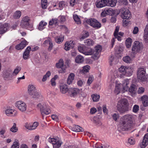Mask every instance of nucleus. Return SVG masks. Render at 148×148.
<instances>
[{"label": "nucleus", "instance_id": "0eeeda50", "mask_svg": "<svg viewBox=\"0 0 148 148\" xmlns=\"http://www.w3.org/2000/svg\"><path fill=\"white\" fill-rule=\"evenodd\" d=\"M119 71L123 75L126 76H130L132 74L133 69L130 67L121 66L119 68Z\"/></svg>", "mask_w": 148, "mask_h": 148}, {"label": "nucleus", "instance_id": "4468645a", "mask_svg": "<svg viewBox=\"0 0 148 148\" xmlns=\"http://www.w3.org/2000/svg\"><path fill=\"white\" fill-rule=\"evenodd\" d=\"M106 0H97L95 3L97 8H101L106 5Z\"/></svg>", "mask_w": 148, "mask_h": 148}, {"label": "nucleus", "instance_id": "9d476101", "mask_svg": "<svg viewBox=\"0 0 148 148\" xmlns=\"http://www.w3.org/2000/svg\"><path fill=\"white\" fill-rule=\"evenodd\" d=\"M15 106L21 112H25L26 111L27 106L25 103L22 101L16 102L15 103Z\"/></svg>", "mask_w": 148, "mask_h": 148}, {"label": "nucleus", "instance_id": "412c9836", "mask_svg": "<svg viewBox=\"0 0 148 148\" xmlns=\"http://www.w3.org/2000/svg\"><path fill=\"white\" fill-rule=\"evenodd\" d=\"M56 66L58 68H61L63 71L65 69V67L64 65V62L63 60L60 59L56 64Z\"/></svg>", "mask_w": 148, "mask_h": 148}, {"label": "nucleus", "instance_id": "a878e982", "mask_svg": "<svg viewBox=\"0 0 148 148\" xmlns=\"http://www.w3.org/2000/svg\"><path fill=\"white\" fill-rule=\"evenodd\" d=\"M60 91L62 93L65 94L68 90L67 86L66 84H64L60 86Z\"/></svg>", "mask_w": 148, "mask_h": 148}, {"label": "nucleus", "instance_id": "20e7f679", "mask_svg": "<svg viewBox=\"0 0 148 148\" xmlns=\"http://www.w3.org/2000/svg\"><path fill=\"white\" fill-rule=\"evenodd\" d=\"M143 47V45L142 42L138 41H135L132 45V52L131 53V57H135L136 54L138 53Z\"/></svg>", "mask_w": 148, "mask_h": 148}, {"label": "nucleus", "instance_id": "8fccbe9b", "mask_svg": "<svg viewBox=\"0 0 148 148\" xmlns=\"http://www.w3.org/2000/svg\"><path fill=\"white\" fill-rule=\"evenodd\" d=\"M73 18L75 21L77 22V24H80L81 23L80 18L77 15H73Z\"/></svg>", "mask_w": 148, "mask_h": 148}, {"label": "nucleus", "instance_id": "c85d7f7f", "mask_svg": "<svg viewBox=\"0 0 148 148\" xmlns=\"http://www.w3.org/2000/svg\"><path fill=\"white\" fill-rule=\"evenodd\" d=\"M84 58L81 55H78L75 59V62L77 63H81L84 61Z\"/></svg>", "mask_w": 148, "mask_h": 148}, {"label": "nucleus", "instance_id": "e433bc0d", "mask_svg": "<svg viewBox=\"0 0 148 148\" xmlns=\"http://www.w3.org/2000/svg\"><path fill=\"white\" fill-rule=\"evenodd\" d=\"M12 74V72L10 70H9L6 71L4 73V76L5 78L10 77Z\"/></svg>", "mask_w": 148, "mask_h": 148}, {"label": "nucleus", "instance_id": "473e14b6", "mask_svg": "<svg viewBox=\"0 0 148 148\" xmlns=\"http://www.w3.org/2000/svg\"><path fill=\"white\" fill-rule=\"evenodd\" d=\"M21 12L20 11H17L14 14L13 18L15 19H18L21 17Z\"/></svg>", "mask_w": 148, "mask_h": 148}, {"label": "nucleus", "instance_id": "7c9ffc66", "mask_svg": "<svg viewBox=\"0 0 148 148\" xmlns=\"http://www.w3.org/2000/svg\"><path fill=\"white\" fill-rule=\"evenodd\" d=\"M64 39V37L62 35L59 36H57L55 38V41L57 43L60 44L62 43Z\"/></svg>", "mask_w": 148, "mask_h": 148}, {"label": "nucleus", "instance_id": "f8f14e48", "mask_svg": "<svg viewBox=\"0 0 148 148\" xmlns=\"http://www.w3.org/2000/svg\"><path fill=\"white\" fill-rule=\"evenodd\" d=\"M75 42L73 41H70L66 42L65 44L64 49L66 51L69 50L71 49H72L74 46Z\"/></svg>", "mask_w": 148, "mask_h": 148}, {"label": "nucleus", "instance_id": "6e6552de", "mask_svg": "<svg viewBox=\"0 0 148 148\" xmlns=\"http://www.w3.org/2000/svg\"><path fill=\"white\" fill-rule=\"evenodd\" d=\"M145 69L144 68L141 67L138 69L137 72L138 78L143 81H145L147 79L145 75Z\"/></svg>", "mask_w": 148, "mask_h": 148}, {"label": "nucleus", "instance_id": "423d86ee", "mask_svg": "<svg viewBox=\"0 0 148 148\" xmlns=\"http://www.w3.org/2000/svg\"><path fill=\"white\" fill-rule=\"evenodd\" d=\"M37 107L40 109L41 114L42 115L48 114L51 112L49 106L45 103H39L37 105Z\"/></svg>", "mask_w": 148, "mask_h": 148}, {"label": "nucleus", "instance_id": "680f3d73", "mask_svg": "<svg viewBox=\"0 0 148 148\" xmlns=\"http://www.w3.org/2000/svg\"><path fill=\"white\" fill-rule=\"evenodd\" d=\"M141 99L142 101L144 102L148 101V96L146 95H144L141 97Z\"/></svg>", "mask_w": 148, "mask_h": 148}, {"label": "nucleus", "instance_id": "3c124183", "mask_svg": "<svg viewBox=\"0 0 148 148\" xmlns=\"http://www.w3.org/2000/svg\"><path fill=\"white\" fill-rule=\"evenodd\" d=\"M115 50L116 52H118V53H119L122 51L123 49L120 46H118L115 47Z\"/></svg>", "mask_w": 148, "mask_h": 148}, {"label": "nucleus", "instance_id": "ddd939ff", "mask_svg": "<svg viewBox=\"0 0 148 148\" xmlns=\"http://www.w3.org/2000/svg\"><path fill=\"white\" fill-rule=\"evenodd\" d=\"M148 144V133L145 134L144 136L143 142L140 144L141 148H145Z\"/></svg>", "mask_w": 148, "mask_h": 148}, {"label": "nucleus", "instance_id": "e2e57ef3", "mask_svg": "<svg viewBox=\"0 0 148 148\" xmlns=\"http://www.w3.org/2000/svg\"><path fill=\"white\" fill-rule=\"evenodd\" d=\"M65 2L63 1L60 2L59 3V7L60 8V9H62L64 5Z\"/></svg>", "mask_w": 148, "mask_h": 148}, {"label": "nucleus", "instance_id": "f03ea898", "mask_svg": "<svg viewBox=\"0 0 148 148\" xmlns=\"http://www.w3.org/2000/svg\"><path fill=\"white\" fill-rule=\"evenodd\" d=\"M102 49L101 45L96 46L95 49L92 50L91 48L86 47L85 50L84 54L85 55H92V57L94 59L97 60L100 56V53Z\"/></svg>", "mask_w": 148, "mask_h": 148}, {"label": "nucleus", "instance_id": "603ef678", "mask_svg": "<svg viewBox=\"0 0 148 148\" xmlns=\"http://www.w3.org/2000/svg\"><path fill=\"white\" fill-rule=\"evenodd\" d=\"M93 148H105L104 146L100 145L99 143H96L93 144Z\"/></svg>", "mask_w": 148, "mask_h": 148}, {"label": "nucleus", "instance_id": "a19ab883", "mask_svg": "<svg viewBox=\"0 0 148 148\" xmlns=\"http://www.w3.org/2000/svg\"><path fill=\"white\" fill-rule=\"evenodd\" d=\"M58 20L57 19H52L50 20L49 23V24L50 25H57Z\"/></svg>", "mask_w": 148, "mask_h": 148}, {"label": "nucleus", "instance_id": "bb28decb", "mask_svg": "<svg viewBox=\"0 0 148 148\" xmlns=\"http://www.w3.org/2000/svg\"><path fill=\"white\" fill-rule=\"evenodd\" d=\"M72 130L74 131L77 132H83L84 129L83 128L77 125H74L72 127Z\"/></svg>", "mask_w": 148, "mask_h": 148}, {"label": "nucleus", "instance_id": "ea45409f", "mask_svg": "<svg viewBox=\"0 0 148 148\" xmlns=\"http://www.w3.org/2000/svg\"><path fill=\"white\" fill-rule=\"evenodd\" d=\"M89 36V33L86 31H84L83 32L82 34V36L81 39H84L88 37Z\"/></svg>", "mask_w": 148, "mask_h": 148}, {"label": "nucleus", "instance_id": "c756f323", "mask_svg": "<svg viewBox=\"0 0 148 148\" xmlns=\"http://www.w3.org/2000/svg\"><path fill=\"white\" fill-rule=\"evenodd\" d=\"M47 23L43 21H41L39 23L38 27V29L40 30H42L45 28V26Z\"/></svg>", "mask_w": 148, "mask_h": 148}, {"label": "nucleus", "instance_id": "dca6fc26", "mask_svg": "<svg viewBox=\"0 0 148 148\" xmlns=\"http://www.w3.org/2000/svg\"><path fill=\"white\" fill-rule=\"evenodd\" d=\"M128 89L130 94L132 96H134L136 93V91L137 90L136 86L134 84H132L130 88H128Z\"/></svg>", "mask_w": 148, "mask_h": 148}, {"label": "nucleus", "instance_id": "37998d69", "mask_svg": "<svg viewBox=\"0 0 148 148\" xmlns=\"http://www.w3.org/2000/svg\"><path fill=\"white\" fill-rule=\"evenodd\" d=\"M51 73L50 71H48L46 74L44 75L42 79V82H45L47 80V78L49 77V76L51 75Z\"/></svg>", "mask_w": 148, "mask_h": 148}, {"label": "nucleus", "instance_id": "f257e3e1", "mask_svg": "<svg viewBox=\"0 0 148 148\" xmlns=\"http://www.w3.org/2000/svg\"><path fill=\"white\" fill-rule=\"evenodd\" d=\"M133 116L131 114L124 115L121 119L118 128L122 131L130 130L132 127Z\"/></svg>", "mask_w": 148, "mask_h": 148}, {"label": "nucleus", "instance_id": "774afa93", "mask_svg": "<svg viewBox=\"0 0 148 148\" xmlns=\"http://www.w3.org/2000/svg\"><path fill=\"white\" fill-rule=\"evenodd\" d=\"M144 90L145 89L143 87H140L138 88V93L139 94L142 93L144 92Z\"/></svg>", "mask_w": 148, "mask_h": 148}, {"label": "nucleus", "instance_id": "4be33fe9", "mask_svg": "<svg viewBox=\"0 0 148 148\" xmlns=\"http://www.w3.org/2000/svg\"><path fill=\"white\" fill-rule=\"evenodd\" d=\"M37 91L36 87L30 84L28 86V91L30 95H31L32 93Z\"/></svg>", "mask_w": 148, "mask_h": 148}, {"label": "nucleus", "instance_id": "49530a36", "mask_svg": "<svg viewBox=\"0 0 148 148\" xmlns=\"http://www.w3.org/2000/svg\"><path fill=\"white\" fill-rule=\"evenodd\" d=\"M21 69V67L19 66H17L14 70V71L12 72V74H15L16 75L20 71Z\"/></svg>", "mask_w": 148, "mask_h": 148}, {"label": "nucleus", "instance_id": "6e6d98bb", "mask_svg": "<svg viewBox=\"0 0 148 148\" xmlns=\"http://www.w3.org/2000/svg\"><path fill=\"white\" fill-rule=\"evenodd\" d=\"M25 127L27 129L29 130H32L35 129L34 127L33 126V124H32L26 125Z\"/></svg>", "mask_w": 148, "mask_h": 148}, {"label": "nucleus", "instance_id": "9b49d317", "mask_svg": "<svg viewBox=\"0 0 148 148\" xmlns=\"http://www.w3.org/2000/svg\"><path fill=\"white\" fill-rule=\"evenodd\" d=\"M121 16L124 19H128L131 17V14L129 10L125 8H122L120 10Z\"/></svg>", "mask_w": 148, "mask_h": 148}, {"label": "nucleus", "instance_id": "13d9d810", "mask_svg": "<svg viewBox=\"0 0 148 148\" xmlns=\"http://www.w3.org/2000/svg\"><path fill=\"white\" fill-rule=\"evenodd\" d=\"M105 10L106 12L107 15H109L112 13L113 10L111 8L106 9Z\"/></svg>", "mask_w": 148, "mask_h": 148}, {"label": "nucleus", "instance_id": "69168bd1", "mask_svg": "<svg viewBox=\"0 0 148 148\" xmlns=\"http://www.w3.org/2000/svg\"><path fill=\"white\" fill-rule=\"evenodd\" d=\"M139 109V106L137 105H135L133 108V110L134 112H136L138 111Z\"/></svg>", "mask_w": 148, "mask_h": 148}, {"label": "nucleus", "instance_id": "1a4fd4ad", "mask_svg": "<svg viewBox=\"0 0 148 148\" xmlns=\"http://www.w3.org/2000/svg\"><path fill=\"white\" fill-rule=\"evenodd\" d=\"M86 21L87 24H89L91 26L94 28H99L101 26V23L96 19L93 18L87 19Z\"/></svg>", "mask_w": 148, "mask_h": 148}, {"label": "nucleus", "instance_id": "79ce46f5", "mask_svg": "<svg viewBox=\"0 0 148 148\" xmlns=\"http://www.w3.org/2000/svg\"><path fill=\"white\" fill-rule=\"evenodd\" d=\"M18 130L17 127H16V123H13V125L10 129V130L12 132L15 133Z\"/></svg>", "mask_w": 148, "mask_h": 148}, {"label": "nucleus", "instance_id": "c03bdc74", "mask_svg": "<svg viewBox=\"0 0 148 148\" xmlns=\"http://www.w3.org/2000/svg\"><path fill=\"white\" fill-rule=\"evenodd\" d=\"M90 68V67L88 65H86L84 66L83 68L82 72L84 73H87L88 72Z\"/></svg>", "mask_w": 148, "mask_h": 148}, {"label": "nucleus", "instance_id": "2eb2a0df", "mask_svg": "<svg viewBox=\"0 0 148 148\" xmlns=\"http://www.w3.org/2000/svg\"><path fill=\"white\" fill-rule=\"evenodd\" d=\"M79 90L77 88H71L69 91V93H70L71 97H75L79 92Z\"/></svg>", "mask_w": 148, "mask_h": 148}, {"label": "nucleus", "instance_id": "0e129e2a", "mask_svg": "<svg viewBox=\"0 0 148 148\" xmlns=\"http://www.w3.org/2000/svg\"><path fill=\"white\" fill-rule=\"evenodd\" d=\"M119 2L121 4H123L124 5H126L128 3L127 0H119Z\"/></svg>", "mask_w": 148, "mask_h": 148}, {"label": "nucleus", "instance_id": "de8ad7c7", "mask_svg": "<svg viewBox=\"0 0 148 148\" xmlns=\"http://www.w3.org/2000/svg\"><path fill=\"white\" fill-rule=\"evenodd\" d=\"M127 20H123V25L124 27L129 25L131 24V22L129 21L128 19Z\"/></svg>", "mask_w": 148, "mask_h": 148}, {"label": "nucleus", "instance_id": "aec40b11", "mask_svg": "<svg viewBox=\"0 0 148 148\" xmlns=\"http://www.w3.org/2000/svg\"><path fill=\"white\" fill-rule=\"evenodd\" d=\"M27 45L26 41L24 40L22 41L19 44L16 46V49L18 50L23 49Z\"/></svg>", "mask_w": 148, "mask_h": 148}, {"label": "nucleus", "instance_id": "cd10ccee", "mask_svg": "<svg viewBox=\"0 0 148 148\" xmlns=\"http://www.w3.org/2000/svg\"><path fill=\"white\" fill-rule=\"evenodd\" d=\"M129 84V80L128 79H126L123 82L122 84V86L123 89L126 91H127L128 89V85Z\"/></svg>", "mask_w": 148, "mask_h": 148}, {"label": "nucleus", "instance_id": "2f4dec72", "mask_svg": "<svg viewBox=\"0 0 148 148\" xmlns=\"http://www.w3.org/2000/svg\"><path fill=\"white\" fill-rule=\"evenodd\" d=\"M86 48V47L83 45H79L78 47V51L84 54L85 50Z\"/></svg>", "mask_w": 148, "mask_h": 148}, {"label": "nucleus", "instance_id": "4c0bfd02", "mask_svg": "<svg viewBox=\"0 0 148 148\" xmlns=\"http://www.w3.org/2000/svg\"><path fill=\"white\" fill-rule=\"evenodd\" d=\"M93 122L96 125L98 126H100L102 124L101 121L98 119L97 117L94 118Z\"/></svg>", "mask_w": 148, "mask_h": 148}, {"label": "nucleus", "instance_id": "5701e85b", "mask_svg": "<svg viewBox=\"0 0 148 148\" xmlns=\"http://www.w3.org/2000/svg\"><path fill=\"white\" fill-rule=\"evenodd\" d=\"M16 112V111L10 108L7 109L5 111V113L8 116H15Z\"/></svg>", "mask_w": 148, "mask_h": 148}, {"label": "nucleus", "instance_id": "39448f33", "mask_svg": "<svg viewBox=\"0 0 148 148\" xmlns=\"http://www.w3.org/2000/svg\"><path fill=\"white\" fill-rule=\"evenodd\" d=\"M30 22L31 20L30 17L28 16H26L22 19L20 25L23 28L32 30L33 29V27L32 25L30 24Z\"/></svg>", "mask_w": 148, "mask_h": 148}, {"label": "nucleus", "instance_id": "338daca9", "mask_svg": "<svg viewBox=\"0 0 148 148\" xmlns=\"http://www.w3.org/2000/svg\"><path fill=\"white\" fill-rule=\"evenodd\" d=\"M129 143L132 145H133L134 144L135 141L134 139L133 138H130L128 139V140Z\"/></svg>", "mask_w": 148, "mask_h": 148}, {"label": "nucleus", "instance_id": "4d7b16f0", "mask_svg": "<svg viewBox=\"0 0 148 148\" xmlns=\"http://www.w3.org/2000/svg\"><path fill=\"white\" fill-rule=\"evenodd\" d=\"M93 79L94 78L93 77L90 76L89 77L87 81V84L89 85H90V84L92 83L93 80Z\"/></svg>", "mask_w": 148, "mask_h": 148}, {"label": "nucleus", "instance_id": "052dcab7", "mask_svg": "<svg viewBox=\"0 0 148 148\" xmlns=\"http://www.w3.org/2000/svg\"><path fill=\"white\" fill-rule=\"evenodd\" d=\"M112 118L115 121H116L119 118V114L116 113H114L112 115Z\"/></svg>", "mask_w": 148, "mask_h": 148}, {"label": "nucleus", "instance_id": "f3484780", "mask_svg": "<svg viewBox=\"0 0 148 148\" xmlns=\"http://www.w3.org/2000/svg\"><path fill=\"white\" fill-rule=\"evenodd\" d=\"M9 27L8 23L1 24L0 25V34H3L6 32Z\"/></svg>", "mask_w": 148, "mask_h": 148}, {"label": "nucleus", "instance_id": "864d4df0", "mask_svg": "<svg viewBox=\"0 0 148 148\" xmlns=\"http://www.w3.org/2000/svg\"><path fill=\"white\" fill-rule=\"evenodd\" d=\"M19 143L18 142H14L13 145H12L11 148H19Z\"/></svg>", "mask_w": 148, "mask_h": 148}, {"label": "nucleus", "instance_id": "a18cd8bd", "mask_svg": "<svg viewBox=\"0 0 148 148\" xmlns=\"http://www.w3.org/2000/svg\"><path fill=\"white\" fill-rule=\"evenodd\" d=\"M123 60L127 63H130L132 60L129 56H126L123 58Z\"/></svg>", "mask_w": 148, "mask_h": 148}, {"label": "nucleus", "instance_id": "f704fd0d", "mask_svg": "<svg viewBox=\"0 0 148 148\" xmlns=\"http://www.w3.org/2000/svg\"><path fill=\"white\" fill-rule=\"evenodd\" d=\"M62 143L61 141L58 140H57L56 142H55L54 144L53 145V148H59L60 147Z\"/></svg>", "mask_w": 148, "mask_h": 148}, {"label": "nucleus", "instance_id": "bf43d9fd", "mask_svg": "<svg viewBox=\"0 0 148 148\" xmlns=\"http://www.w3.org/2000/svg\"><path fill=\"white\" fill-rule=\"evenodd\" d=\"M144 38L145 41L147 42H148V32H144Z\"/></svg>", "mask_w": 148, "mask_h": 148}, {"label": "nucleus", "instance_id": "09e8293b", "mask_svg": "<svg viewBox=\"0 0 148 148\" xmlns=\"http://www.w3.org/2000/svg\"><path fill=\"white\" fill-rule=\"evenodd\" d=\"M52 42L51 39L49 37H48L47 38V39L45 41L43 44L45 46H47L48 45H49V43H51Z\"/></svg>", "mask_w": 148, "mask_h": 148}, {"label": "nucleus", "instance_id": "a211bd4d", "mask_svg": "<svg viewBox=\"0 0 148 148\" xmlns=\"http://www.w3.org/2000/svg\"><path fill=\"white\" fill-rule=\"evenodd\" d=\"M30 96L33 98L35 99L42 100V96L41 94L37 91L32 93Z\"/></svg>", "mask_w": 148, "mask_h": 148}, {"label": "nucleus", "instance_id": "b1692460", "mask_svg": "<svg viewBox=\"0 0 148 148\" xmlns=\"http://www.w3.org/2000/svg\"><path fill=\"white\" fill-rule=\"evenodd\" d=\"M75 76V75L73 73H71L69 75L67 79V83L68 84L70 85L72 83L74 79Z\"/></svg>", "mask_w": 148, "mask_h": 148}, {"label": "nucleus", "instance_id": "6ab92c4d", "mask_svg": "<svg viewBox=\"0 0 148 148\" xmlns=\"http://www.w3.org/2000/svg\"><path fill=\"white\" fill-rule=\"evenodd\" d=\"M31 49V47L29 46L26 49L23 54V58L24 59L26 60L29 58V53Z\"/></svg>", "mask_w": 148, "mask_h": 148}, {"label": "nucleus", "instance_id": "393cba45", "mask_svg": "<svg viewBox=\"0 0 148 148\" xmlns=\"http://www.w3.org/2000/svg\"><path fill=\"white\" fill-rule=\"evenodd\" d=\"M106 5L111 7H114L116 5L117 0H106Z\"/></svg>", "mask_w": 148, "mask_h": 148}, {"label": "nucleus", "instance_id": "7ed1b4c3", "mask_svg": "<svg viewBox=\"0 0 148 148\" xmlns=\"http://www.w3.org/2000/svg\"><path fill=\"white\" fill-rule=\"evenodd\" d=\"M128 101L126 99H121L118 102L117 105V109L120 113H123L128 110Z\"/></svg>", "mask_w": 148, "mask_h": 148}, {"label": "nucleus", "instance_id": "c9c22d12", "mask_svg": "<svg viewBox=\"0 0 148 148\" xmlns=\"http://www.w3.org/2000/svg\"><path fill=\"white\" fill-rule=\"evenodd\" d=\"M132 39L130 38L127 39L125 42L126 46L127 48H129L132 45Z\"/></svg>", "mask_w": 148, "mask_h": 148}, {"label": "nucleus", "instance_id": "5fc2aeb1", "mask_svg": "<svg viewBox=\"0 0 148 148\" xmlns=\"http://www.w3.org/2000/svg\"><path fill=\"white\" fill-rule=\"evenodd\" d=\"M57 140L54 138H48V141L50 143H51L53 145L54 144L55 142H56Z\"/></svg>", "mask_w": 148, "mask_h": 148}, {"label": "nucleus", "instance_id": "58836bf2", "mask_svg": "<svg viewBox=\"0 0 148 148\" xmlns=\"http://www.w3.org/2000/svg\"><path fill=\"white\" fill-rule=\"evenodd\" d=\"M93 101L96 102L98 101L100 98V96L99 95L93 94L91 95Z\"/></svg>", "mask_w": 148, "mask_h": 148}, {"label": "nucleus", "instance_id": "72a5a7b5", "mask_svg": "<svg viewBox=\"0 0 148 148\" xmlns=\"http://www.w3.org/2000/svg\"><path fill=\"white\" fill-rule=\"evenodd\" d=\"M84 43L86 45L90 46L93 45L94 44V42L92 40L88 39L84 40Z\"/></svg>", "mask_w": 148, "mask_h": 148}]
</instances>
